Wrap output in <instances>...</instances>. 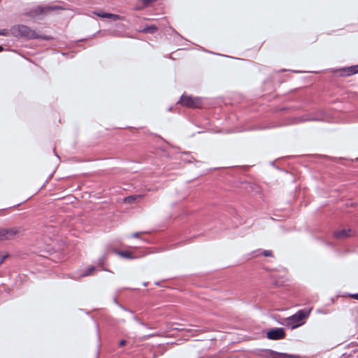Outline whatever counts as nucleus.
<instances>
[{"mask_svg":"<svg viewBox=\"0 0 358 358\" xmlns=\"http://www.w3.org/2000/svg\"><path fill=\"white\" fill-rule=\"evenodd\" d=\"M320 120V118L316 117L315 114H305L299 117H292L287 118L282 123L280 124H275L271 123L267 124L266 126L258 127V129H271L281 126L291 125V124H297L300 123H303L307 121H317Z\"/></svg>","mask_w":358,"mask_h":358,"instance_id":"1","label":"nucleus"},{"mask_svg":"<svg viewBox=\"0 0 358 358\" xmlns=\"http://www.w3.org/2000/svg\"><path fill=\"white\" fill-rule=\"evenodd\" d=\"M24 228L21 226L10 228L0 227V241H10L16 236H21L24 234Z\"/></svg>","mask_w":358,"mask_h":358,"instance_id":"2","label":"nucleus"},{"mask_svg":"<svg viewBox=\"0 0 358 358\" xmlns=\"http://www.w3.org/2000/svg\"><path fill=\"white\" fill-rule=\"evenodd\" d=\"M13 34L16 37L25 38L28 39H38V34L29 27L20 24L13 27L11 29Z\"/></svg>","mask_w":358,"mask_h":358,"instance_id":"3","label":"nucleus"},{"mask_svg":"<svg viewBox=\"0 0 358 358\" xmlns=\"http://www.w3.org/2000/svg\"><path fill=\"white\" fill-rule=\"evenodd\" d=\"M310 312V310L302 309L297 311L295 314L287 318V324L292 326V328L299 327L300 322L307 317Z\"/></svg>","mask_w":358,"mask_h":358,"instance_id":"4","label":"nucleus"},{"mask_svg":"<svg viewBox=\"0 0 358 358\" xmlns=\"http://www.w3.org/2000/svg\"><path fill=\"white\" fill-rule=\"evenodd\" d=\"M178 103L181 106L190 108H198L202 105L201 99L199 97H192L191 96L182 95Z\"/></svg>","mask_w":358,"mask_h":358,"instance_id":"5","label":"nucleus"},{"mask_svg":"<svg viewBox=\"0 0 358 358\" xmlns=\"http://www.w3.org/2000/svg\"><path fill=\"white\" fill-rule=\"evenodd\" d=\"M285 336V330L280 327L271 329L266 333V336L270 340H280L283 338Z\"/></svg>","mask_w":358,"mask_h":358,"instance_id":"6","label":"nucleus"},{"mask_svg":"<svg viewBox=\"0 0 358 358\" xmlns=\"http://www.w3.org/2000/svg\"><path fill=\"white\" fill-rule=\"evenodd\" d=\"M93 14L96 15V16H98L99 17L109 18L114 21L122 19V17L119 15L106 13V12L102 11V10L94 11Z\"/></svg>","mask_w":358,"mask_h":358,"instance_id":"7","label":"nucleus"},{"mask_svg":"<svg viewBox=\"0 0 358 358\" xmlns=\"http://www.w3.org/2000/svg\"><path fill=\"white\" fill-rule=\"evenodd\" d=\"M352 236V231L350 229H341L334 232V237L338 239H342Z\"/></svg>","mask_w":358,"mask_h":358,"instance_id":"8","label":"nucleus"},{"mask_svg":"<svg viewBox=\"0 0 358 358\" xmlns=\"http://www.w3.org/2000/svg\"><path fill=\"white\" fill-rule=\"evenodd\" d=\"M55 8H53V7H50V6H37L34 10L33 12L34 13V15H41V14H43V13H47L48 11L49 10H53L55 9Z\"/></svg>","mask_w":358,"mask_h":358,"instance_id":"9","label":"nucleus"},{"mask_svg":"<svg viewBox=\"0 0 358 358\" xmlns=\"http://www.w3.org/2000/svg\"><path fill=\"white\" fill-rule=\"evenodd\" d=\"M272 354L271 358H297V356L289 355L284 352H278L273 350H269Z\"/></svg>","mask_w":358,"mask_h":358,"instance_id":"10","label":"nucleus"},{"mask_svg":"<svg viewBox=\"0 0 358 358\" xmlns=\"http://www.w3.org/2000/svg\"><path fill=\"white\" fill-rule=\"evenodd\" d=\"M344 73L343 76H351L358 73V64L345 68L342 70Z\"/></svg>","mask_w":358,"mask_h":358,"instance_id":"11","label":"nucleus"},{"mask_svg":"<svg viewBox=\"0 0 358 358\" xmlns=\"http://www.w3.org/2000/svg\"><path fill=\"white\" fill-rule=\"evenodd\" d=\"M115 252L124 259H131L134 258L132 253L128 250H115Z\"/></svg>","mask_w":358,"mask_h":358,"instance_id":"12","label":"nucleus"},{"mask_svg":"<svg viewBox=\"0 0 358 358\" xmlns=\"http://www.w3.org/2000/svg\"><path fill=\"white\" fill-rule=\"evenodd\" d=\"M96 271L94 266H90L86 268L80 275V277H86L93 275V273Z\"/></svg>","mask_w":358,"mask_h":358,"instance_id":"13","label":"nucleus"},{"mask_svg":"<svg viewBox=\"0 0 358 358\" xmlns=\"http://www.w3.org/2000/svg\"><path fill=\"white\" fill-rule=\"evenodd\" d=\"M157 31V27L155 25H148L143 28L142 32L147 34H154Z\"/></svg>","mask_w":358,"mask_h":358,"instance_id":"14","label":"nucleus"},{"mask_svg":"<svg viewBox=\"0 0 358 358\" xmlns=\"http://www.w3.org/2000/svg\"><path fill=\"white\" fill-rule=\"evenodd\" d=\"M141 197V195H133L129 196L125 198V201L127 203H132L134 201H135L136 199Z\"/></svg>","mask_w":358,"mask_h":358,"instance_id":"15","label":"nucleus"},{"mask_svg":"<svg viewBox=\"0 0 358 358\" xmlns=\"http://www.w3.org/2000/svg\"><path fill=\"white\" fill-rule=\"evenodd\" d=\"M106 259V256L105 255L101 256L98 259H97V262H96V264H98V266H101L103 265Z\"/></svg>","mask_w":358,"mask_h":358,"instance_id":"16","label":"nucleus"},{"mask_svg":"<svg viewBox=\"0 0 358 358\" xmlns=\"http://www.w3.org/2000/svg\"><path fill=\"white\" fill-rule=\"evenodd\" d=\"M114 302L117 305L119 306L122 309H123L125 311H128L131 313H133V311L132 310H130L126 308H124L123 306H122L121 304L119 303V302L117 301V299L116 298L114 299Z\"/></svg>","mask_w":358,"mask_h":358,"instance_id":"17","label":"nucleus"},{"mask_svg":"<svg viewBox=\"0 0 358 358\" xmlns=\"http://www.w3.org/2000/svg\"><path fill=\"white\" fill-rule=\"evenodd\" d=\"M38 38L42 39L44 41H50L52 38V37L50 36H47V35H38Z\"/></svg>","mask_w":358,"mask_h":358,"instance_id":"18","label":"nucleus"},{"mask_svg":"<svg viewBox=\"0 0 358 358\" xmlns=\"http://www.w3.org/2000/svg\"><path fill=\"white\" fill-rule=\"evenodd\" d=\"M9 255L8 253L5 255L0 254V266L3 263V262L8 257Z\"/></svg>","mask_w":358,"mask_h":358,"instance_id":"19","label":"nucleus"},{"mask_svg":"<svg viewBox=\"0 0 358 358\" xmlns=\"http://www.w3.org/2000/svg\"><path fill=\"white\" fill-rule=\"evenodd\" d=\"M264 256L265 257H271L272 256V252L271 250H264L262 252Z\"/></svg>","mask_w":358,"mask_h":358,"instance_id":"20","label":"nucleus"},{"mask_svg":"<svg viewBox=\"0 0 358 358\" xmlns=\"http://www.w3.org/2000/svg\"><path fill=\"white\" fill-rule=\"evenodd\" d=\"M134 320L140 324L144 325V323H143L137 316H134Z\"/></svg>","mask_w":358,"mask_h":358,"instance_id":"21","label":"nucleus"},{"mask_svg":"<svg viewBox=\"0 0 358 358\" xmlns=\"http://www.w3.org/2000/svg\"><path fill=\"white\" fill-rule=\"evenodd\" d=\"M350 297L358 301V293L351 294Z\"/></svg>","mask_w":358,"mask_h":358,"instance_id":"22","label":"nucleus"},{"mask_svg":"<svg viewBox=\"0 0 358 358\" xmlns=\"http://www.w3.org/2000/svg\"><path fill=\"white\" fill-rule=\"evenodd\" d=\"M126 341L125 340H121L119 343V346L122 347L125 345Z\"/></svg>","mask_w":358,"mask_h":358,"instance_id":"23","label":"nucleus"},{"mask_svg":"<svg viewBox=\"0 0 358 358\" xmlns=\"http://www.w3.org/2000/svg\"><path fill=\"white\" fill-rule=\"evenodd\" d=\"M140 232H136V233H134L131 236L134 237V238H138L139 237V235H140Z\"/></svg>","mask_w":358,"mask_h":358,"instance_id":"24","label":"nucleus"},{"mask_svg":"<svg viewBox=\"0 0 358 358\" xmlns=\"http://www.w3.org/2000/svg\"><path fill=\"white\" fill-rule=\"evenodd\" d=\"M6 35V30H0V36H4Z\"/></svg>","mask_w":358,"mask_h":358,"instance_id":"25","label":"nucleus"},{"mask_svg":"<svg viewBox=\"0 0 358 358\" xmlns=\"http://www.w3.org/2000/svg\"><path fill=\"white\" fill-rule=\"evenodd\" d=\"M186 163H192L193 161L192 159H184Z\"/></svg>","mask_w":358,"mask_h":358,"instance_id":"26","label":"nucleus"},{"mask_svg":"<svg viewBox=\"0 0 358 358\" xmlns=\"http://www.w3.org/2000/svg\"><path fill=\"white\" fill-rule=\"evenodd\" d=\"M254 252V253H257V254H256V255H255L256 256H257V255H259V254L260 252H261V250H257V251H255V252Z\"/></svg>","mask_w":358,"mask_h":358,"instance_id":"27","label":"nucleus"},{"mask_svg":"<svg viewBox=\"0 0 358 358\" xmlns=\"http://www.w3.org/2000/svg\"><path fill=\"white\" fill-rule=\"evenodd\" d=\"M148 282H144L143 283V286L146 287L148 285Z\"/></svg>","mask_w":358,"mask_h":358,"instance_id":"28","label":"nucleus"},{"mask_svg":"<svg viewBox=\"0 0 358 358\" xmlns=\"http://www.w3.org/2000/svg\"><path fill=\"white\" fill-rule=\"evenodd\" d=\"M3 50V48L1 45H0V52H2Z\"/></svg>","mask_w":358,"mask_h":358,"instance_id":"29","label":"nucleus"},{"mask_svg":"<svg viewBox=\"0 0 358 358\" xmlns=\"http://www.w3.org/2000/svg\"><path fill=\"white\" fill-rule=\"evenodd\" d=\"M155 285L159 286V282H155Z\"/></svg>","mask_w":358,"mask_h":358,"instance_id":"30","label":"nucleus"},{"mask_svg":"<svg viewBox=\"0 0 358 358\" xmlns=\"http://www.w3.org/2000/svg\"><path fill=\"white\" fill-rule=\"evenodd\" d=\"M102 270L108 271V270L106 268H102Z\"/></svg>","mask_w":358,"mask_h":358,"instance_id":"31","label":"nucleus"},{"mask_svg":"<svg viewBox=\"0 0 358 358\" xmlns=\"http://www.w3.org/2000/svg\"><path fill=\"white\" fill-rule=\"evenodd\" d=\"M192 159L193 161H196V160H195V159H194V157H192Z\"/></svg>","mask_w":358,"mask_h":358,"instance_id":"32","label":"nucleus"},{"mask_svg":"<svg viewBox=\"0 0 358 358\" xmlns=\"http://www.w3.org/2000/svg\"><path fill=\"white\" fill-rule=\"evenodd\" d=\"M192 159L193 161H196V160H195V159H194V157H192Z\"/></svg>","mask_w":358,"mask_h":358,"instance_id":"33","label":"nucleus"},{"mask_svg":"<svg viewBox=\"0 0 358 358\" xmlns=\"http://www.w3.org/2000/svg\"><path fill=\"white\" fill-rule=\"evenodd\" d=\"M192 159L193 161H196V160H195V159H194V157H192Z\"/></svg>","mask_w":358,"mask_h":358,"instance_id":"34","label":"nucleus"}]
</instances>
